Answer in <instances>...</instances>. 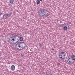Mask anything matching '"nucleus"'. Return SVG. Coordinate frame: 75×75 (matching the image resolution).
I'll return each instance as SVG.
<instances>
[{
	"label": "nucleus",
	"mask_w": 75,
	"mask_h": 75,
	"mask_svg": "<svg viewBox=\"0 0 75 75\" xmlns=\"http://www.w3.org/2000/svg\"><path fill=\"white\" fill-rule=\"evenodd\" d=\"M25 47V43L17 42L15 44V48L17 50H20L24 48Z\"/></svg>",
	"instance_id": "nucleus-1"
},
{
	"label": "nucleus",
	"mask_w": 75,
	"mask_h": 75,
	"mask_svg": "<svg viewBox=\"0 0 75 75\" xmlns=\"http://www.w3.org/2000/svg\"><path fill=\"white\" fill-rule=\"evenodd\" d=\"M46 13V10L45 9H42L40 10L38 12V14L40 17H42Z\"/></svg>",
	"instance_id": "nucleus-2"
},
{
	"label": "nucleus",
	"mask_w": 75,
	"mask_h": 75,
	"mask_svg": "<svg viewBox=\"0 0 75 75\" xmlns=\"http://www.w3.org/2000/svg\"><path fill=\"white\" fill-rule=\"evenodd\" d=\"M66 56V53L65 52H60V55H59V58L61 59H63L65 58Z\"/></svg>",
	"instance_id": "nucleus-3"
},
{
	"label": "nucleus",
	"mask_w": 75,
	"mask_h": 75,
	"mask_svg": "<svg viewBox=\"0 0 75 75\" xmlns=\"http://www.w3.org/2000/svg\"><path fill=\"white\" fill-rule=\"evenodd\" d=\"M74 62V59H73L70 58L68 59L67 62L68 64H73Z\"/></svg>",
	"instance_id": "nucleus-4"
},
{
	"label": "nucleus",
	"mask_w": 75,
	"mask_h": 75,
	"mask_svg": "<svg viewBox=\"0 0 75 75\" xmlns=\"http://www.w3.org/2000/svg\"><path fill=\"white\" fill-rule=\"evenodd\" d=\"M16 41V36H13L9 38V42L10 43H11L13 44V42Z\"/></svg>",
	"instance_id": "nucleus-5"
},
{
	"label": "nucleus",
	"mask_w": 75,
	"mask_h": 75,
	"mask_svg": "<svg viewBox=\"0 0 75 75\" xmlns=\"http://www.w3.org/2000/svg\"><path fill=\"white\" fill-rule=\"evenodd\" d=\"M8 17V15L6 14H4L3 16V18L4 19H7Z\"/></svg>",
	"instance_id": "nucleus-6"
},
{
	"label": "nucleus",
	"mask_w": 75,
	"mask_h": 75,
	"mask_svg": "<svg viewBox=\"0 0 75 75\" xmlns=\"http://www.w3.org/2000/svg\"><path fill=\"white\" fill-rule=\"evenodd\" d=\"M11 68L12 71H14V70H15V69H16V67L14 65H13L11 66Z\"/></svg>",
	"instance_id": "nucleus-7"
},
{
	"label": "nucleus",
	"mask_w": 75,
	"mask_h": 75,
	"mask_svg": "<svg viewBox=\"0 0 75 75\" xmlns=\"http://www.w3.org/2000/svg\"><path fill=\"white\" fill-rule=\"evenodd\" d=\"M9 2L10 4H14L15 3L14 1L13 0H10Z\"/></svg>",
	"instance_id": "nucleus-8"
},
{
	"label": "nucleus",
	"mask_w": 75,
	"mask_h": 75,
	"mask_svg": "<svg viewBox=\"0 0 75 75\" xmlns=\"http://www.w3.org/2000/svg\"><path fill=\"white\" fill-rule=\"evenodd\" d=\"M71 59H74V61L75 60V56L74 55H72L71 56Z\"/></svg>",
	"instance_id": "nucleus-9"
},
{
	"label": "nucleus",
	"mask_w": 75,
	"mask_h": 75,
	"mask_svg": "<svg viewBox=\"0 0 75 75\" xmlns=\"http://www.w3.org/2000/svg\"><path fill=\"white\" fill-rule=\"evenodd\" d=\"M37 4L38 5L40 3V1L39 0H37L36 1Z\"/></svg>",
	"instance_id": "nucleus-10"
},
{
	"label": "nucleus",
	"mask_w": 75,
	"mask_h": 75,
	"mask_svg": "<svg viewBox=\"0 0 75 75\" xmlns=\"http://www.w3.org/2000/svg\"><path fill=\"white\" fill-rule=\"evenodd\" d=\"M67 27L64 26V31H66V30H67Z\"/></svg>",
	"instance_id": "nucleus-11"
},
{
	"label": "nucleus",
	"mask_w": 75,
	"mask_h": 75,
	"mask_svg": "<svg viewBox=\"0 0 75 75\" xmlns=\"http://www.w3.org/2000/svg\"><path fill=\"white\" fill-rule=\"evenodd\" d=\"M12 14H13L12 12H9V13L8 14V16H10Z\"/></svg>",
	"instance_id": "nucleus-12"
},
{
	"label": "nucleus",
	"mask_w": 75,
	"mask_h": 75,
	"mask_svg": "<svg viewBox=\"0 0 75 75\" xmlns=\"http://www.w3.org/2000/svg\"><path fill=\"white\" fill-rule=\"evenodd\" d=\"M20 41H22L23 40V38L21 37L20 39Z\"/></svg>",
	"instance_id": "nucleus-13"
},
{
	"label": "nucleus",
	"mask_w": 75,
	"mask_h": 75,
	"mask_svg": "<svg viewBox=\"0 0 75 75\" xmlns=\"http://www.w3.org/2000/svg\"><path fill=\"white\" fill-rule=\"evenodd\" d=\"M42 43H39V45H42Z\"/></svg>",
	"instance_id": "nucleus-14"
},
{
	"label": "nucleus",
	"mask_w": 75,
	"mask_h": 75,
	"mask_svg": "<svg viewBox=\"0 0 75 75\" xmlns=\"http://www.w3.org/2000/svg\"><path fill=\"white\" fill-rule=\"evenodd\" d=\"M21 55L22 56V57H24V54H21Z\"/></svg>",
	"instance_id": "nucleus-15"
},
{
	"label": "nucleus",
	"mask_w": 75,
	"mask_h": 75,
	"mask_svg": "<svg viewBox=\"0 0 75 75\" xmlns=\"http://www.w3.org/2000/svg\"><path fill=\"white\" fill-rule=\"evenodd\" d=\"M1 15H3V13H0V16H1Z\"/></svg>",
	"instance_id": "nucleus-16"
},
{
	"label": "nucleus",
	"mask_w": 75,
	"mask_h": 75,
	"mask_svg": "<svg viewBox=\"0 0 75 75\" xmlns=\"http://www.w3.org/2000/svg\"><path fill=\"white\" fill-rule=\"evenodd\" d=\"M60 65V63H57V65Z\"/></svg>",
	"instance_id": "nucleus-17"
},
{
	"label": "nucleus",
	"mask_w": 75,
	"mask_h": 75,
	"mask_svg": "<svg viewBox=\"0 0 75 75\" xmlns=\"http://www.w3.org/2000/svg\"><path fill=\"white\" fill-rule=\"evenodd\" d=\"M69 24H71V22H69Z\"/></svg>",
	"instance_id": "nucleus-18"
},
{
	"label": "nucleus",
	"mask_w": 75,
	"mask_h": 75,
	"mask_svg": "<svg viewBox=\"0 0 75 75\" xmlns=\"http://www.w3.org/2000/svg\"><path fill=\"white\" fill-rule=\"evenodd\" d=\"M39 1H42V0H39Z\"/></svg>",
	"instance_id": "nucleus-19"
},
{
	"label": "nucleus",
	"mask_w": 75,
	"mask_h": 75,
	"mask_svg": "<svg viewBox=\"0 0 75 75\" xmlns=\"http://www.w3.org/2000/svg\"><path fill=\"white\" fill-rule=\"evenodd\" d=\"M61 23V21H60Z\"/></svg>",
	"instance_id": "nucleus-20"
},
{
	"label": "nucleus",
	"mask_w": 75,
	"mask_h": 75,
	"mask_svg": "<svg viewBox=\"0 0 75 75\" xmlns=\"http://www.w3.org/2000/svg\"><path fill=\"white\" fill-rule=\"evenodd\" d=\"M61 23V21H60Z\"/></svg>",
	"instance_id": "nucleus-21"
}]
</instances>
